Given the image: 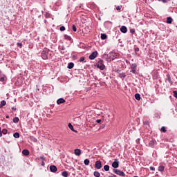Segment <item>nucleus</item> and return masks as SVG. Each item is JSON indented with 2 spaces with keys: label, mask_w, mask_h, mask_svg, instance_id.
<instances>
[{
  "label": "nucleus",
  "mask_w": 177,
  "mask_h": 177,
  "mask_svg": "<svg viewBox=\"0 0 177 177\" xmlns=\"http://www.w3.org/2000/svg\"><path fill=\"white\" fill-rule=\"evenodd\" d=\"M50 52V50H49V48H45L41 53V59H43V60H48V56Z\"/></svg>",
  "instance_id": "1"
},
{
  "label": "nucleus",
  "mask_w": 177,
  "mask_h": 177,
  "mask_svg": "<svg viewBox=\"0 0 177 177\" xmlns=\"http://www.w3.org/2000/svg\"><path fill=\"white\" fill-rule=\"evenodd\" d=\"M107 57L109 62H113V60H115V59H118V53H110L109 54H107Z\"/></svg>",
  "instance_id": "2"
},
{
  "label": "nucleus",
  "mask_w": 177,
  "mask_h": 177,
  "mask_svg": "<svg viewBox=\"0 0 177 177\" xmlns=\"http://www.w3.org/2000/svg\"><path fill=\"white\" fill-rule=\"evenodd\" d=\"M97 68H99L101 71L104 70L106 68V66L104 65V62L103 59H100L96 64Z\"/></svg>",
  "instance_id": "3"
},
{
  "label": "nucleus",
  "mask_w": 177,
  "mask_h": 177,
  "mask_svg": "<svg viewBox=\"0 0 177 177\" xmlns=\"http://www.w3.org/2000/svg\"><path fill=\"white\" fill-rule=\"evenodd\" d=\"M137 68H138V64L136 63L132 64L131 66V70L130 71V73H132L133 74H136Z\"/></svg>",
  "instance_id": "4"
},
{
  "label": "nucleus",
  "mask_w": 177,
  "mask_h": 177,
  "mask_svg": "<svg viewBox=\"0 0 177 177\" xmlns=\"http://www.w3.org/2000/svg\"><path fill=\"white\" fill-rule=\"evenodd\" d=\"M98 53L97 51H93L88 57V59L90 60H94V59H96L97 57Z\"/></svg>",
  "instance_id": "5"
},
{
  "label": "nucleus",
  "mask_w": 177,
  "mask_h": 177,
  "mask_svg": "<svg viewBox=\"0 0 177 177\" xmlns=\"http://www.w3.org/2000/svg\"><path fill=\"white\" fill-rule=\"evenodd\" d=\"M114 174H116V175H118L119 176H125V173L124 171H121L120 169H113Z\"/></svg>",
  "instance_id": "6"
},
{
  "label": "nucleus",
  "mask_w": 177,
  "mask_h": 177,
  "mask_svg": "<svg viewBox=\"0 0 177 177\" xmlns=\"http://www.w3.org/2000/svg\"><path fill=\"white\" fill-rule=\"evenodd\" d=\"M156 145H157V141H156V140H151L149 141L148 146L149 147H152V149H154Z\"/></svg>",
  "instance_id": "7"
},
{
  "label": "nucleus",
  "mask_w": 177,
  "mask_h": 177,
  "mask_svg": "<svg viewBox=\"0 0 177 177\" xmlns=\"http://www.w3.org/2000/svg\"><path fill=\"white\" fill-rule=\"evenodd\" d=\"M112 167L113 168H114L115 169L116 168H118V167H120V162L118 161V160L115 159L114 162L112 163Z\"/></svg>",
  "instance_id": "8"
},
{
  "label": "nucleus",
  "mask_w": 177,
  "mask_h": 177,
  "mask_svg": "<svg viewBox=\"0 0 177 177\" xmlns=\"http://www.w3.org/2000/svg\"><path fill=\"white\" fill-rule=\"evenodd\" d=\"M95 168L96 169H100L102 168V161L97 160L95 163Z\"/></svg>",
  "instance_id": "9"
},
{
  "label": "nucleus",
  "mask_w": 177,
  "mask_h": 177,
  "mask_svg": "<svg viewBox=\"0 0 177 177\" xmlns=\"http://www.w3.org/2000/svg\"><path fill=\"white\" fill-rule=\"evenodd\" d=\"M166 80H167V81H168V82L170 84V85L174 84V81H172V80L171 79V75L167 74L166 75Z\"/></svg>",
  "instance_id": "10"
},
{
  "label": "nucleus",
  "mask_w": 177,
  "mask_h": 177,
  "mask_svg": "<svg viewBox=\"0 0 177 177\" xmlns=\"http://www.w3.org/2000/svg\"><path fill=\"white\" fill-rule=\"evenodd\" d=\"M120 31L121 32H122L123 34H127V32H128V28H127V26H122L120 28Z\"/></svg>",
  "instance_id": "11"
},
{
  "label": "nucleus",
  "mask_w": 177,
  "mask_h": 177,
  "mask_svg": "<svg viewBox=\"0 0 177 177\" xmlns=\"http://www.w3.org/2000/svg\"><path fill=\"white\" fill-rule=\"evenodd\" d=\"M50 172L55 173L57 171V167L55 165H50Z\"/></svg>",
  "instance_id": "12"
},
{
  "label": "nucleus",
  "mask_w": 177,
  "mask_h": 177,
  "mask_svg": "<svg viewBox=\"0 0 177 177\" xmlns=\"http://www.w3.org/2000/svg\"><path fill=\"white\" fill-rule=\"evenodd\" d=\"M68 127L69 129H71V131H72L73 132H75V133H77V132H78L77 131L74 129V127L73 126V124L71 123H68Z\"/></svg>",
  "instance_id": "13"
},
{
  "label": "nucleus",
  "mask_w": 177,
  "mask_h": 177,
  "mask_svg": "<svg viewBox=\"0 0 177 177\" xmlns=\"http://www.w3.org/2000/svg\"><path fill=\"white\" fill-rule=\"evenodd\" d=\"M118 77H120L121 80H125V78L127 77V73H119Z\"/></svg>",
  "instance_id": "14"
},
{
  "label": "nucleus",
  "mask_w": 177,
  "mask_h": 177,
  "mask_svg": "<svg viewBox=\"0 0 177 177\" xmlns=\"http://www.w3.org/2000/svg\"><path fill=\"white\" fill-rule=\"evenodd\" d=\"M57 103L58 104H62L63 103H66V100H64V98H59L57 100Z\"/></svg>",
  "instance_id": "15"
},
{
  "label": "nucleus",
  "mask_w": 177,
  "mask_h": 177,
  "mask_svg": "<svg viewBox=\"0 0 177 177\" xmlns=\"http://www.w3.org/2000/svg\"><path fill=\"white\" fill-rule=\"evenodd\" d=\"M74 153L75 156H81V150L80 149H75Z\"/></svg>",
  "instance_id": "16"
},
{
  "label": "nucleus",
  "mask_w": 177,
  "mask_h": 177,
  "mask_svg": "<svg viewBox=\"0 0 177 177\" xmlns=\"http://www.w3.org/2000/svg\"><path fill=\"white\" fill-rule=\"evenodd\" d=\"M22 154L24 156H29L30 155V151H28V149H24L22 151Z\"/></svg>",
  "instance_id": "17"
},
{
  "label": "nucleus",
  "mask_w": 177,
  "mask_h": 177,
  "mask_svg": "<svg viewBox=\"0 0 177 177\" xmlns=\"http://www.w3.org/2000/svg\"><path fill=\"white\" fill-rule=\"evenodd\" d=\"M139 50H140V48L139 47H137L136 45L134 46V52L136 53V55H139Z\"/></svg>",
  "instance_id": "18"
},
{
  "label": "nucleus",
  "mask_w": 177,
  "mask_h": 177,
  "mask_svg": "<svg viewBox=\"0 0 177 177\" xmlns=\"http://www.w3.org/2000/svg\"><path fill=\"white\" fill-rule=\"evenodd\" d=\"M172 17H168L167 18V21H166V22L167 23V24H172Z\"/></svg>",
  "instance_id": "19"
},
{
  "label": "nucleus",
  "mask_w": 177,
  "mask_h": 177,
  "mask_svg": "<svg viewBox=\"0 0 177 177\" xmlns=\"http://www.w3.org/2000/svg\"><path fill=\"white\" fill-rule=\"evenodd\" d=\"M73 67H74V64L73 62L68 63L67 68H69V70H71V68H73Z\"/></svg>",
  "instance_id": "20"
},
{
  "label": "nucleus",
  "mask_w": 177,
  "mask_h": 177,
  "mask_svg": "<svg viewBox=\"0 0 177 177\" xmlns=\"http://www.w3.org/2000/svg\"><path fill=\"white\" fill-rule=\"evenodd\" d=\"M3 106H6V100H2L0 104V109H2Z\"/></svg>",
  "instance_id": "21"
},
{
  "label": "nucleus",
  "mask_w": 177,
  "mask_h": 177,
  "mask_svg": "<svg viewBox=\"0 0 177 177\" xmlns=\"http://www.w3.org/2000/svg\"><path fill=\"white\" fill-rule=\"evenodd\" d=\"M164 169H165V167L163 165H160L158 167V171L160 172H163Z\"/></svg>",
  "instance_id": "22"
},
{
  "label": "nucleus",
  "mask_w": 177,
  "mask_h": 177,
  "mask_svg": "<svg viewBox=\"0 0 177 177\" xmlns=\"http://www.w3.org/2000/svg\"><path fill=\"white\" fill-rule=\"evenodd\" d=\"M13 136L15 139H19V138H20V133H19V132H16L13 134Z\"/></svg>",
  "instance_id": "23"
},
{
  "label": "nucleus",
  "mask_w": 177,
  "mask_h": 177,
  "mask_svg": "<svg viewBox=\"0 0 177 177\" xmlns=\"http://www.w3.org/2000/svg\"><path fill=\"white\" fill-rule=\"evenodd\" d=\"M135 99H136V100H140L141 97H140V94L139 93H136L135 94Z\"/></svg>",
  "instance_id": "24"
},
{
  "label": "nucleus",
  "mask_w": 177,
  "mask_h": 177,
  "mask_svg": "<svg viewBox=\"0 0 177 177\" xmlns=\"http://www.w3.org/2000/svg\"><path fill=\"white\" fill-rule=\"evenodd\" d=\"M101 39H107V35L104 33L101 34Z\"/></svg>",
  "instance_id": "25"
},
{
  "label": "nucleus",
  "mask_w": 177,
  "mask_h": 177,
  "mask_svg": "<svg viewBox=\"0 0 177 177\" xmlns=\"http://www.w3.org/2000/svg\"><path fill=\"white\" fill-rule=\"evenodd\" d=\"M62 175L64 177H68V172H67V171H62Z\"/></svg>",
  "instance_id": "26"
},
{
  "label": "nucleus",
  "mask_w": 177,
  "mask_h": 177,
  "mask_svg": "<svg viewBox=\"0 0 177 177\" xmlns=\"http://www.w3.org/2000/svg\"><path fill=\"white\" fill-rule=\"evenodd\" d=\"M12 121L15 124H17V122H19V119L18 117H15L13 118Z\"/></svg>",
  "instance_id": "27"
},
{
  "label": "nucleus",
  "mask_w": 177,
  "mask_h": 177,
  "mask_svg": "<svg viewBox=\"0 0 177 177\" xmlns=\"http://www.w3.org/2000/svg\"><path fill=\"white\" fill-rule=\"evenodd\" d=\"M93 175L95 177H100V173L97 171H94Z\"/></svg>",
  "instance_id": "28"
},
{
  "label": "nucleus",
  "mask_w": 177,
  "mask_h": 177,
  "mask_svg": "<svg viewBox=\"0 0 177 177\" xmlns=\"http://www.w3.org/2000/svg\"><path fill=\"white\" fill-rule=\"evenodd\" d=\"M5 81V76L3 75L0 74V82H3Z\"/></svg>",
  "instance_id": "29"
},
{
  "label": "nucleus",
  "mask_w": 177,
  "mask_h": 177,
  "mask_svg": "<svg viewBox=\"0 0 177 177\" xmlns=\"http://www.w3.org/2000/svg\"><path fill=\"white\" fill-rule=\"evenodd\" d=\"M104 171H110V166H109L108 165H106L104 166Z\"/></svg>",
  "instance_id": "30"
},
{
  "label": "nucleus",
  "mask_w": 177,
  "mask_h": 177,
  "mask_svg": "<svg viewBox=\"0 0 177 177\" xmlns=\"http://www.w3.org/2000/svg\"><path fill=\"white\" fill-rule=\"evenodd\" d=\"M161 132H163V133H165L167 132V128L164 126H162L160 129Z\"/></svg>",
  "instance_id": "31"
},
{
  "label": "nucleus",
  "mask_w": 177,
  "mask_h": 177,
  "mask_svg": "<svg viewBox=\"0 0 177 177\" xmlns=\"http://www.w3.org/2000/svg\"><path fill=\"white\" fill-rule=\"evenodd\" d=\"M64 39H67L68 41H71L72 40L71 37L70 36L67 35H64Z\"/></svg>",
  "instance_id": "32"
},
{
  "label": "nucleus",
  "mask_w": 177,
  "mask_h": 177,
  "mask_svg": "<svg viewBox=\"0 0 177 177\" xmlns=\"http://www.w3.org/2000/svg\"><path fill=\"white\" fill-rule=\"evenodd\" d=\"M89 162H90L89 159H85V160H84V165H89Z\"/></svg>",
  "instance_id": "33"
},
{
  "label": "nucleus",
  "mask_w": 177,
  "mask_h": 177,
  "mask_svg": "<svg viewBox=\"0 0 177 177\" xmlns=\"http://www.w3.org/2000/svg\"><path fill=\"white\" fill-rule=\"evenodd\" d=\"M3 134V135H6V133H8V129H3V130L1 131V134Z\"/></svg>",
  "instance_id": "34"
},
{
  "label": "nucleus",
  "mask_w": 177,
  "mask_h": 177,
  "mask_svg": "<svg viewBox=\"0 0 177 177\" xmlns=\"http://www.w3.org/2000/svg\"><path fill=\"white\" fill-rule=\"evenodd\" d=\"M72 30H73V31H74V32H76V31H77V26H75V25H73L72 26Z\"/></svg>",
  "instance_id": "35"
},
{
  "label": "nucleus",
  "mask_w": 177,
  "mask_h": 177,
  "mask_svg": "<svg viewBox=\"0 0 177 177\" xmlns=\"http://www.w3.org/2000/svg\"><path fill=\"white\" fill-rule=\"evenodd\" d=\"M66 30V27L64 26H61L59 28V31H65Z\"/></svg>",
  "instance_id": "36"
},
{
  "label": "nucleus",
  "mask_w": 177,
  "mask_h": 177,
  "mask_svg": "<svg viewBox=\"0 0 177 177\" xmlns=\"http://www.w3.org/2000/svg\"><path fill=\"white\" fill-rule=\"evenodd\" d=\"M122 8V6H118L117 7H116V10H118V11H120V10H121V8Z\"/></svg>",
  "instance_id": "37"
},
{
  "label": "nucleus",
  "mask_w": 177,
  "mask_h": 177,
  "mask_svg": "<svg viewBox=\"0 0 177 177\" xmlns=\"http://www.w3.org/2000/svg\"><path fill=\"white\" fill-rule=\"evenodd\" d=\"M130 33L131 34H135V28H131L130 29Z\"/></svg>",
  "instance_id": "38"
},
{
  "label": "nucleus",
  "mask_w": 177,
  "mask_h": 177,
  "mask_svg": "<svg viewBox=\"0 0 177 177\" xmlns=\"http://www.w3.org/2000/svg\"><path fill=\"white\" fill-rule=\"evenodd\" d=\"M85 60V57H81L79 59V62H84Z\"/></svg>",
  "instance_id": "39"
},
{
  "label": "nucleus",
  "mask_w": 177,
  "mask_h": 177,
  "mask_svg": "<svg viewBox=\"0 0 177 177\" xmlns=\"http://www.w3.org/2000/svg\"><path fill=\"white\" fill-rule=\"evenodd\" d=\"M173 93H174V97H176L177 99V91H174Z\"/></svg>",
  "instance_id": "40"
},
{
  "label": "nucleus",
  "mask_w": 177,
  "mask_h": 177,
  "mask_svg": "<svg viewBox=\"0 0 177 177\" xmlns=\"http://www.w3.org/2000/svg\"><path fill=\"white\" fill-rule=\"evenodd\" d=\"M115 73H117L118 74H121V70L116 69V70H115Z\"/></svg>",
  "instance_id": "41"
},
{
  "label": "nucleus",
  "mask_w": 177,
  "mask_h": 177,
  "mask_svg": "<svg viewBox=\"0 0 177 177\" xmlns=\"http://www.w3.org/2000/svg\"><path fill=\"white\" fill-rule=\"evenodd\" d=\"M149 169H150L151 171H156V167H153V166H151V167H149Z\"/></svg>",
  "instance_id": "42"
},
{
  "label": "nucleus",
  "mask_w": 177,
  "mask_h": 177,
  "mask_svg": "<svg viewBox=\"0 0 177 177\" xmlns=\"http://www.w3.org/2000/svg\"><path fill=\"white\" fill-rule=\"evenodd\" d=\"M96 122H97V124H100V122H102V119H97L96 120Z\"/></svg>",
  "instance_id": "43"
},
{
  "label": "nucleus",
  "mask_w": 177,
  "mask_h": 177,
  "mask_svg": "<svg viewBox=\"0 0 177 177\" xmlns=\"http://www.w3.org/2000/svg\"><path fill=\"white\" fill-rule=\"evenodd\" d=\"M39 159L41 160L42 161H45V158L44 156H40Z\"/></svg>",
  "instance_id": "44"
},
{
  "label": "nucleus",
  "mask_w": 177,
  "mask_h": 177,
  "mask_svg": "<svg viewBox=\"0 0 177 177\" xmlns=\"http://www.w3.org/2000/svg\"><path fill=\"white\" fill-rule=\"evenodd\" d=\"M17 46H20V48H21V46H23V44L17 43Z\"/></svg>",
  "instance_id": "45"
},
{
  "label": "nucleus",
  "mask_w": 177,
  "mask_h": 177,
  "mask_svg": "<svg viewBox=\"0 0 177 177\" xmlns=\"http://www.w3.org/2000/svg\"><path fill=\"white\" fill-rule=\"evenodd\" d=\"M61 50H66V47H65L64 46H62L61 47Z\"/></svg>",
  "instance_id": "46"
},
{
  "label": "nucleus",
  "mask_w": 177,
  "mask_h": 177,
  "mask_svg": "<svg viewBox=\"0 0 177 177\" xmlns=\"http://www.w3.org/2000/svg\"><path fill=\"white\" fill-rule=\"evenodd\" d=\"M159 1H161L163 3H167V0H158Z\"/></svg>",
  "instance_id": "47"
},
{
  "label": "nucleus",
  "mask_w": 177,
  "mask_h": 177,
  "mask_svg": "<svg viewBox=\"0 0 177 177\" xmlns=\"http://www.w3.org/2000/svg\"><path fill=\"white\" fill-rule=\"evenodd\" d=\"M12 111H16V110H17L16 106H13L12 108Z\"/></svg>",
  "instance_id": "48"
},
{
  "label": "nucleus",
  "mask_w": 177,
  "mask_h": 177,
  "mask_svg": "<svg viewBox=\"0 0 177 177\" xmlns=\"http://www.w3.org/2000/svg\"><path fill=\"white\" fill-rule=\"evenodd\" d=\"M41 167H45V162H44V160H42Z\"/></svg>",
  "instance_id": "49"
},
{
  "label": "nucleus",
  "mask_w": 177,
  "mask_h": 177,
  "mask_svg": "<svg viewBox=\"0 0 177 177\" xmlns=\"http://www.w3.org/2000/svg\"><path fill=\"white\" fill-rule=\"evenodd\" d=\"M144 125H149V122H147V121L144 122Z\"/></svg>",
  "instance_id": "50"
},
{
  "label": "nucleus",
  "mask_w": 177,
  "mask_h": 177,
  "mask_svg": "<svg viewBox=\"0 0 177 177\" xmlns=\"http://www.w3.org/2000/svg\"><path fill=\"white\" fill-rule=\"evenodd\" d=\"M125 62H126V63L131 64V62H129V61H128V59H126Z\"/></svg>",
  "instance_id": "51"
},
{
  "label": "nucleus",
  "mask_w": 177,
  "mask_h": 177,
  "mask_svg": "<svg viewBox=\"0 0 177 177\" xmlns=\"http://www.w3.org/2000/svg\"><path fill=\"white\" fill-rule=\"evenodd\" d=\"M37 138H32V141H33V142H37Z\"/></svg>",
  "instance_id": "52"
},
{
  "label": "nucleus",
  "mask_w": 177,
  "mask_h": 177,
  "mask_svg": "<svg viewBox=\"0 0 177 177\" xmlns=\"http://www.w3.org/2000/svg\"><path fill=\"white\" fill-rule=\"evenodd\" d=\"M109 177H117V176H115V174H113L112 176H109Z\"/></svg>",
  "instance_id": "53"
},
{
  "label": "nucleus",
  "mask_w": 177,
  "mask_h": 177,
  "mask_svg": "<svg viewBox=\"0 0 177 177\" xmlns=\"http://www.w3.org/2000/svg\"><path fill=\"white\" fill-rule=\"evenodd\" d=\"M2 136V131H1V127H0V138Z\"/></svg>",
  "instance_id": "54"
},
{
  "label": "nucleus",
  "mask_w": 177,
  "mask_h": 177,
  "mask_svg": "<svg viewBox=\"0 0 177 177\" xmlns=\"http://www.w3.org/2000/svg\"><path fill=\"white\" fill-rule=\"evenodd\" d=\"M140 140V139H139V138L137 139V140H136V143H139Z\"/></svg>",
  "instance_id": "55"
},
{
  "label": "nucleus",
  "mask_w": 177,
  "mask_h": 177,
  "mask_svg": "<svg viewBox=\"0 0 177 177\" xmlns=\"http://www.w3.org/2000/svg\"><path fill=\"white\" fill-rule=\"evenodd\" d=\"M6 118H9V115H6Z\"/></svg>",
  "instance_id": "56"
}]
</instances>
